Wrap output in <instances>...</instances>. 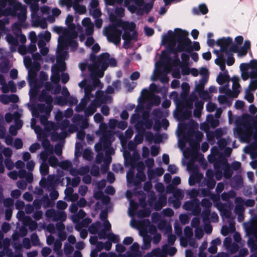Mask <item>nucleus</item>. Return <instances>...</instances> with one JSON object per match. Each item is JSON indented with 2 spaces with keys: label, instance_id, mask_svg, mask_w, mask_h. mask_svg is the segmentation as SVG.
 I'll return each instance as SVG.
<instances>
[{
  "label": "nucleus",
  "instance_id": "nucleus-1",
  "mask_svg": "<svg viewBox=\"0 0 257 257\" xmlns=\"http://www.w3.org/2000/svg\"><path fill=\"white\" fill-rule=\"evenodd\" d=\"M188 33L180 28H176L174 33L171 30L168 31V35L163 37L164 42H168L174 40L177 42L176 49L179 52H185L187 53H191L192 49H191V40L188 37Z\"/></svg>",
  "mask_w": 257,
  "mask_h": 257
},
{
  "label": "nucleus",
  "instance_id": "nucleus-2",
  "mask_svg": "<svg viewBox=\"0 0 257 257\" xmlns=\"http://www.w3.org/2000/svg\"><path fill=\"white\" fill-rule=\"evenodd\" d=\"M104 34L109 42L113 43L116 45L120 43L122 35L121 30L115 28L113 26H109L104 28Z\"/></svg>",
  "mask_w": 257,
  "mask_h": 257
},
{
  "label": "nucleus",
  "instance_id": "nucleus-3",
  "mask_svg": "<svg viewBox=\"0 0 257 257\" xmlns=\"http://www.w3.org/2000/svg\"><path fill=\"white\" fill-rule=\"evenodd\" d=\"M232 43V39L230 37L220 38L216 42V45L220 47V51L221 53H225L226 55L230 54L228 47Z\"/></svg>",
  "mask_w": 257,
  "mask_h": 257
},
{
  "label": "nucleus",
  "instance_id": "nucleus-4",
  "mask_svg": "<svg viewBox=\"0 0 257 257\" xmlns=\"http://www.w3.org/2000/svg\"><path fill=\"white\" fill-rule=\"evenodd\" d=\"M176 103L177 108L178 109V111L176 114V117L182 120L189 119L191 115V113L190 111L187 110L183 111L185 107L184 102L181 100L178 99L176 100Z\"/></svg>",
  "mask_w": 257,
  "mask_h": 257
},
{
  "label": "nucleus",
  "instance_id": "nucleus-5",
  "mask_svg": "<svg viewBox=\"0 0 257 257\" xmlns=\"http://www.w3.org/2000/svg\"><path fill=\"white\" fill-rule=\"evenodd\" d=\"M124 32L122 35V38L124 40V48H127L126 45H129L132 40L136 41L138 39V32L135 30L130 31L129 29H123Z\"/></svg>",
  "mask_w": 257,
  "mask_h": 257
},
{
  "label": "nucleus",
  "instance_id": "nucleus-6",
  "mask_svg": "<svg viewBox=\"0 0 257 257\" xmlns=\"http://www.w3.org/2000/svg\"><path fill=\"white\" fill-rule=\"evenodd\" d=\"M111 26H113L115 28L121 27L122 29H129L130 31H133L136 28V24L134 22L129 23L127 21H123L121 19H117L115 23Z\"/></svg>",
  "mask_w": 257,
  "mask_h": 257
},
{
  "label": "nucleus",
  "instance_id": "nucleus-7",
  "mask_svg": "<svg viewBox=\"0 0 257 257\" xmlns=\"http://www.w3.org/2000/svg\"><path fill=\"white\" fill-rule=\"evenodd\" d=\"M231 80L232 81V88L233 92H232L230 90H228L229 94L227 93V94L232 97L236 98L240 92V91L238 90V88L240 87L239 83V79L237 76H233Z\"/></svg>",
  "mask_w": 257,
  "mask_h": 257
},
{
  "label": "nucleus",
  "instance_id": "nucleus-8",
  "mask_svg": "<svg viewBox=\"0 0 257 257\" xmlns=\"http://www.w3.org/2000/svg\"><path fill=\"white\" fill-rule=\"evenodd\" d=\"M197 195V192L194 189L191 190L190 194L191 197H195ZM198 199L195 197L191 201H187L183 204V208L187 211H191L194 206L198 201Z\"/></svg>",
  "mask_w": 257,
  "mask_h": 257
},
{
  "label": "nucleus",
  "instance_id": "nucleus-9",
  "mask_svg": "<svg viewBox=\"0 0 257 257\" xmlns=\"http://www.w3.org/2000/svg\"><path fill=\"white\" fill-rule=\"evenodd\" d=\"M9 5L13 7V9L11 10L12 12L11 15L15 16L16 14V11H22L26 9L25 6H23L21 3L18 2L17 0H10L9 2Z\"/></svg>",
  "mask_w": 257,
  "mask_h": 257
},
{
  "label": "nucleus",
  "instance_id": "nucleus-10",
  "mask_svg": "<svg viewBox=\"0 0 257 257\" xmlns=\"http://www.w3.org/2000/svg\"><path fill=\"white\" fill-rule=\"evenodd\" d=\"M215 52L218 56V58L215 60V64L219 66L221 71H223L225 70V58L223 54H219V51L217 50L215 51Z\"/></svg>",
  "mask_w": 257,
  "mask_h": 257
},
{
  "label": "nucleus",
  "instance_id": "nucleus-11",
  "mask_svg": "<svg viewBox=\"0 0 257 257\" xmlns=\"http://www.w3.org/2000/svg\"><path fill=\"white\" fill-rule=\"evenodd\" d=\"M7 41L11 45L10 49L12 52H14L16 50V47L19 45V41L17 38L14 37L11 34L7 35L6 37Z\"/></svg>",
  "mask_w": 257,
  "mask_h": 257
},
{
  "label": "nucleus",
  "instance_id": "nucleus-12",
  "mask_svg": "<svg viewBox=\"0 0 257 257\" xmlns=\"http://www.w3.org/2000/svg\"><path fill=\"white\" fill-rule=\"evenodd\" d=\"M39 100L41 102H45L47 104H51L53 102V98L48 92L43 90L39 97Z\"/></svg>",
  "mask_w": 257,
  "mask_h": 257
},
{
  "label": "nucleus",
  "instance_id": "nucleus-13",
  "mask_svg": "<svg viewBox=\"0 0 257 257\" xmlns=\"http://www.w3.org/2000/svg\"><path fill=\"white\" fill-rule=\"evenodd\" d=\"M110 135L109 134H103L100 138V140L102 144L104 149H107L110 148L111 143L110 141Z\"/></svg>",
  "mask_w": 257,
  "mask_h": 257
},
{
  "label": "nucleus",
  "instance_id": "nucleus-14",
  "mask_svg": "<svg viewBox=\"0 0 257 257\" xmlns=\"http://www.w3.org/2000/svg\"><path fill=\"white\" fill-rule=\"evenodd\" d=\"M194 136L195 138V139L196 140L197 142L192 140L189 143V145L192 147H199V143L201 141L203 137V133L199 131H197L194 133Z\"/></svg>",
  "mask_w": 257,
  "mask_h": 257
},
{
  "label": "nucleus",
  "instance_id": "nucleus-15",
  "mask_svg": "<svg viewBox=\"0 0 257 257\" xmlns=\"http://www.w3.org/2000/svg\"><path fill=\"white\" fill-rule=\"evenodd\" d=\"M251 71L250 72V78L251 79L257 78V60L252 59L250 61Z\"/></svg>",
  "mask_w": 257,
  "mask_h": 257
},
{
  "label": "nucleus",
  "instance_id": "nucleus-16",
  "mask_svg": "<svg viewBox=\"0 0 257 257\" xmlns=\"http://www.w3.org/2000/svg\"><path fill=\"white\" fill-rule=\"evenodd\" d=\"M145 166L142 162H139L137 166V170L138 173L136 175V177L138 178L141 182H144L146 179V176L143 171H140V169L144 170Z\"/></svg>",
  "mask_w": 257,
  "mask_h": 257
},
{
  "label": "nucleus",
  "instance_id": "nucleus-17",
  "mask_svg": "<svg viewBox=\"0 0 257 257\" xmlns=\"http://www.w3.org/2000/svg\"><path fill=\"white\" fill-rule=\"evenodd\" d=\"M229 80L230 77L227 70H225V73L224 74L220 73L216 78V81L219 85H223L225 82H228Z\"/></svg>",
  "mask_w": 257,
  "mask_h": 257
},
{
  "label": "nucleus",
  "instance_id": "nucleus-18",
  "mask_svg": "<svg viewBox=\"0 0 257 257\" xmlns=\"http://www.w3.org/2000/svg\"><path fill=\"white\" fill-rule=\"evenodd\" d=\"M166 204V197L165 196L159 197V200L155 202L154 207L156 211H160L163 207Z\"/></svg>",
  "mask_w": 257,
  "mask_h": 257
},
{
  "label": "nucleus",
  "instance_id": "nucleus-19",
  "mask_svg": "<svg viewBox=\"0 0 257 257\" xmlns=\"http://www.w3.org/2000/svg\"><path fill=\"white\" fill-rule=\"evenodd\" d=\"M42 145L46 151L48 152L50 154H52L53 152V147L51 145L49 140L45 137L42 141Z\"/></svg>",
  "mask_w": 257,
  "mask_h": 257
},
{
  "label": "nucleus",
  "instance_id": "nucleus-20",
  "mask_svg": "<svg viewBox=\"0 0 257 257\" xmlns=\"http://www.w3.org/2000/svg\"><path fill=\"white\" fill-rule=\"evenodd\" d=\"M208 12V9L205 4H201L199 6L198 8H194L193 9V13L194 15H205Z\"/></svg>",
  "mask_w": 257,
  "mask_h": 257
},
{
  "label": "nucleus",
  "instance_id": "nucleus-21",
  "mask_svg": "<svg viewBox=\"0 0 257 257\" xmlns=\"http://www.w3.org/2000/svg\"><path fill=\"white\" fill-rule=\"evenodd\" d=\"M224 165V176L226 179H229L231 177L233 174V171L230 169L229 165L227 162V161H225L223 163Z\"/></svg>",
  "mask_w": 257,
  "mask_h": 257
},
{
  "label": "nucleus",
  "instance_id": "nucleus-22",
  "mask_svg": "<svg viewBox=\"0 0 257 257\" xmlns=\"http://www.w3.org/2000/svg\"><path fill=\"white\" fill-rule=\"evenodd\" d=\"M89 97L83 98L78 105L75 108V110L78 112L82 111L86 107Z\"/></svg>",
  "mask_w": 257,
  "mask_h": 257
},
{
  "label": "nucleus",
  "instance_id": "nucleus-23",
  "mask_svg": "<svg viewBox=\"0 0 257 257\" xmlns=\"http://www.w3.org/2000/svg\"><path fill=\"white\" fill-rule=\"evenodd\" d=\"M52 73L51 80L54 83H58L60 80L59 70H55L54 68H52Z\"/></svg>",
  "mask_w": 257,
  "mask_h": 257
},
{
  "label": "nucleus",
  "instance_id": "nucleus-24",
  "mask_svg": "<svg viewBox=\"0 0 257 257\" xmlns=\"http://www.w3.org/2000/svg\"><path fill=\"white\" fill-rule=\"evenodd\" d=\"M207 82L206 78H201L199 80V83L195 86V90L198 93L204 90V85Z\"/></svg>",
  "mask_w": 257,
  "mask_h": 257
},
{
  "label": "nucleus",
  "instance_id": "nucleus-25",
  "mask_svg": "<svg viewBox=\"0 0 257 257\" xmlns=\"http://www.w3.org/2000/svg\"><path fill=\"white\" fill-rule=\"evenodd\" d=\"M207 120L210 126L213 128L216 127L219 124V120L217 119L214 118L211 114L207 115Z\"/></svg>",
  "mask_w": 257,
  "mask_h": 257
},
{
  "label": "nucleus",
  "instance_id": "nucleus-26",
  "mask_svg": "<svg viewBox=\"0 0 257 257\" xmlns=\"http://www.w3.org/2000/svg\"><path fill=\"white\" fill-rule=\"evenodd\" d=\"M75 11L77 12L79 14H83L86 12V8L84 5H80L77 2H74V6L73 7Z\"/></svg>",
  "mask_w": 257,
  "mask_h": 257
},
{
  "label": "nucleus",
  "instance_id": "nucleus-27",
  "mask_svg": "<svg viewBox=\"0 0 257 257\" xmlns=\"http://www.w3.org/2000/svg\"><path fill=\"white\" fill-rule=\"evenodd\" d=\"M101 226V223L97 221L96 223H93L89 227V231L91 234H95L98 233L99 227Z\"/></svg>",
  "mask_w": 257,
  "mask_h": 257
},
{
  "label": "nucleus",
  "instance_id": "nucleus-28",
  "mask_svg": "<svg viewBox=\"0 0 257 257\" xmlns=\"http://www.w3.org/2000/svg\"><path fill=\"white\" fill-rule=\"evenodd\" d=\"M20 115L17 112H15L13 114L11 113H7L5 116L6 122L8 123L11 122L14 119L15 120L18 119Z\"/></svg>",
  "mask_w": 257,
  "mask_h": 257
},
{
  "label": "nucleus",
  "instance_id": "nucleus-29",
  "mask_svg": "<svg viewBox=\"0 0 257 257\" xmlns=\"http://www.w3.org/2000/svg\"><path fill=\"white\" fill-rule=\"evenodd\" d=\"M49 165L45 162H43L40 166V172L42 176H46L49 173Z\"/></svg>",
  "mask_w": 257,
  "mask_h": 257
},
{
  "label": "nucleus",
  "instance_id": "nucleus-30",
  "mask_svg": "<svg viewBox=\"0 0 257 257\" xmlns=\"http://www.w3.org/2000/svg\"><path fill=\"white\" fill-rule=\"evenodd\" d=\"M45 130L47 132H50L52 130L57 131L58 128V126L56 124L52 121H48L45 125Z\"/></svg>",
  "mask_w": 257,
  "mask_h": 257
},
{
  "label": "nucleus",
  "instance_id": "nucleus-31",
  "mask_svg": "<svg viewBox=\"0 0 257 257\" xmlns=\"http://www.w3.org/2000/svg\"><path fill=\"white\" fill-rule=\"evenodd\" d=\"M183 92L181 94L182 98L186 97L189 92L190 89V86L187 82H183L181 85Z\"/></svg>",
  "mask_w": 257,
  "mask_h": 257
},
{
  "label": "nucleus",
  "instance_id": "nucleus-32",
  "mask_svg": "<svg viewBox=\"0 0 257 257\" xmlns=\"http://www.w3.org/2000/svg\"><path fill=\"white\" fill-rule=\"evenodd\" d=\"M55 104L63 106L67 103V98L61 96H57L55 98Z\"/></svg>",
  "mask_w": 257,
  "mask_h": 257
},
{
  "label": "nucleus",
  "instance_id": "nucleus-33",
  "mask_svg": "<svg viewBox=\"0 0 257 257\" xmlns=\"http://www.w3.org/2000/svg\"><path fill=\"white\" fill-rule=\"evenodd\" d=\"M67 41L66 38L63 36L59 37L58 39V49L64 50L65 47L67 46Z\"/></svg>",
  "mask_w": 257,
  "mask_h": 257
},
{
  "label": "nucleus",
  "instance_id": "nucleus-34",
  "mask_svg": "<svg viewBox=\"0 0 257 257\" xmlns=\"http://www.w3.org/2000/svg\"><path fill=\"white\" fill-rule=\"evenodd\" d=\"M151 210L149 208L140 210L138 212V216L140 218L149 217L151 214Z\"/></svg>",
  "mask_w": 257,
  "mask_h": 257
},
{
  "label": "nucleus",
  "instance_id": "nucleus-35",
  "mask_svg": "<svg viewBox=\"0 0 257 257\" xmlns=\"http://www.w3.org/2000/svg\"><path fill=\"white\" fill-rule=\"evenodd\" d=\"M96 111L95 106L90 104L87 108L84 110V113L86 116H89L93 115Z\"/></svg>",
  "mask_w": 257,
  "mask_h": 257
},
{
  "label": "nucleus",
  "instance_id": "nucleus-36",
  "mask_svg": "<svg viewBox=\"0 0 257 257\" xmlns=\"http://www.w3.org/2000/svg\"><path fill=\"white\" fill-rule=\"evenodd\" d=\"M41 200L45 207H52L54 203L47 196H43Z\"/></svg>",
  "mask_w": 257,
  "mask_h": 257
},
{
  "label": "nucleus",
  "instance_id": "nucleus-37",
  "mask_svg": "<svg viewBox=\"0 0 257 257\" xmlns=\"http://www.w3.org/2000/svg\"><path fill=\"white\" fill-rule=\"evenodd\" d=\"M201 211V209L200 207V202L198 200L191 211L193 215L197 216L200 214Z\"/></svg>",
  "mask_w": 257,
  "mask_h": 257
},
{
  "label": "nucleus",
  "instance_id": "nucleus-38",
  "mask_svg": "<svg viewBox=\"0 0 257 257\" xmlns=\"http://www.w3.org/2000/svg\"><path fill=\"white\" fill-rule=\"evenodd\" d=\"M73 20V17L72 15H68L66 17L65 23L69 29H74L75 28V25L72 23Z\"/></svg>",
  "mask_w": 257,
  "mask_h": 257
},
{
  "label": "nucleus",
  "instance_id": "nucleus-39",
  "mask_svg": "<svg viewBox=\"0 0 257 257\" xmlns=\"http://www.w3.org/2000/svg\"><path fill=\"white\" fill-rule=\"evenodd\" d=\"M222 135V132L221 129L217 128L216 129L214 133H212L211 135L207 134V137L208 140L211 138H213L214 137H216V139L219 138Z\"/></svg>",
  "mask_w": 257,
  "mask_h": 257
},
{
  "label": "nucleus",
  "instance_id": "nucleus-40",
  "mask_svg": "<svg viewBox=\"0 0 257 257\" xmlns=\"http://www.w3.org/2000/svg\"><path fill=\"white\" fill-rule=\"evenodd\" d=\"M17 18L18 20L21 23H24L25 22L26 18H27V15H26V9H24V10H22V11H20V13H19L17 14Z\"/></svg>",
  "mask_w": 257,
  "mask_h": 257
},
{
  "label": "nucleus",
  "instance_id": "nucleus-41",
  "mask_svg": "<svg viewBox=\"0 0 257 257\" xmlns=\"http://www.w3.org/2000/svg\"><path fill=\"white\" fill-rule=\"evenodd\" d=\"M59 4L61 6H66L68 9H70L74 6L73 0H59Z\"/></svg>",
  "mask_w": 257,
  "mask_h": 257
},
{
  "label": "nucleus",
  "instance_id": "nucleus-42",
  "mask_svg": "<svg viewBox=\"0 0 257 257\" xmlns=\"http://www.w3.org/2000/svg\"><path fill=\"white\" fill-rule=\"evenodd\" d=\"M110 55L109 53H103L101 54L97 58L98 62H107L109 59Z\"/></svg>",
  "mask_w": 257,
  "mask_h": 257
},
{
  "label": "nucleus",
  "instance_id": "nucleus-43",
  "mask_svg": "<svg viewBox=\"0 0 257 257\" xmlns=\"http://www.w3.org/2000/svg\"><path fill=\"white\" fill-rule=\"evenodd\" d=\"M48 162L49 165L53 167H55L58 165V160L53 155L49 158Z\"/></svg>",
  "mask_w": 257,
  "mask_h": 257
},
{
  "label": "nucleus",
  "instance_id": "nucleus-44",
  "mask_svg": "<svg viewBox=\"0 0 257 257\" xmlns=\"http://www.w3.org/2000/svg\"><path fill=\"white\" fill-rule=\"evenodd\" d=\"M125 86L128 88L129 91H132L137 85V83L134 82H130L128 80L125 79L124 81Z\"/></svg>",
  "mask_w": 257,
  "mask_h": 257
},
{
  "label": "nucleus",
  "instance_id": "nucleus-45",
  "mask_svg": "<svg viewBox=\"0 0 257 257\" xmlns=\"http://www.w3.org/2000/svg\"><path fill=\"white\" fill-rule=\"evenodd\" d=\"M211 214L210 209L204 208L202 212V217L204 221H208Z\"/></svg>",
  "mask_w": 257,
  "mask_h": 257
},
{
  "label": "nucleus",
  "instance_id": "nucleus-46",
  "mask_svg": "<svg viewBox=\"0 0 257 257\" xmlns=\"http://www.w3.org/2000/svg\"><path fill=\"white\" fill-rule=\"evenodd\" d=\"M90 174L92 176L94 177L99 176L100 174L99 167L95 165H92L90 170Z\"/></svg>",
  "mask_w": 257,
  "mask_h": 257
},
{
  "label": "nucleus",
  "instance_id": "nucleus-47",
  "mask_svg": "<svg viewBox=\"0 0 257 257\" xmlns=\"http://www.w3.org/2000/svg\"><path fill=\"white\" fill-rule=\"evenodd\" d=\"M235 195V193L234 191L230 193L223 192L221 194V199L223 201H228L231 197H233Z\"/></svg>",
  "mask_w": 257,
  "mask_h": 257
},
{
  "label": "nucleus",
  "instance_id": "nucleus-48",
  "mask_svg": "<svg viewBox=\"0 0 257 257\" xmlns=\"http://www.w3.org/2000/svg\"><path fill=\"white\" fill-rule=\"evenodd\" d=\"M163 250L170 256L175 255L177 251L176 248L173 246H167L166 248H163Z\"/></svg>",
  "mask_w": 257,
  "mask_h": 257
},
{
  "label": "nucleus",
  "instance_id": "nucleus-49",
  "mask_svg": "<svg viewBox=\"0 0 257 257\" xmlns=\"http://www.w3.org/2000/svg\"><path fill=\"white\" fill-rule=\"evenodd\" d=\"M256 148L255 144H252L249 147H248L245 150L246 153H249L250 154L251 157L252 158H254L256 156V154L254 153L253 151L255 150Z\"/></svg>",
  "mask_w": 257,
  "mask_h": 257
},
{
  "label": "nucleus",
  "instance_id": "nucleus-50",
  "mask_svg": "<svg viewBox=\"0 0 257 257\" xmlns=\"http://www.w3.org/2000/svg\"><path fill=\"white\" fill-rule=\"evenodd\" d=\"M181 58L182 59V62H180V64L188 65L189 61V56L186 53H182L181 55Z\"/></svg>",
  "mask_w": 257,
  "mask_h": 257
},
{
  "label": "nucleus",
  "instance_id": "nucleus-51",
  "mask_svg": "<svg viewBox=\"0 0 257 257\" xmlns=\"http://www.w3.org/2000/svg\"><path fill=\"white\" fill-rule=\"evenodd\" d=\"M162 58L165 59L168 63H170L172 60L171 57H170L169 52L167 50H163L161 52Z\"/></svg>",
  "mask_w": 257,
  "mask_h": 257
},
{
  "label": "nucleus",
  "instance_id": "nucleus-52",
  "mask_svg": "<svg viewBox=\"0 0 257 257\" xmlns=\"http://www.w3.org/2000/svg\"><path fill=\"white\" fill-rule=\"evenodd\" d=\"M184 232L186 238H190L193 234L192 229L189 226H187L184 228Z\"/></svg>",
  "mask_w": 257,
  "mask_h": 257
},
{
  "label": "nucleus",
  "instance_id": "nucleus-53",
  "mask_svg": "<svg viewBox=\"0 0 257 257\" xmlns=\"http://www.w3.org/2000/svg\"><path fill=\"white\" fill-rule=\"evenodd\" d=\"M201 205L204 208L210 209L212 206V203L208 199L203 198L201 201Z\"/></svg>",
  "mask_w": 257,
  "mask_h": 257
},
{
  "label": "nucleus",
  "instance_id": "nucleus-54",
  "mask_svg": "<svg viewBox=\"0 0 257 257\" xmlns=\"http://www.w3.org/2000/svg\"><path fill=\"white\" fill-rule=\"evenodd\" d=\"M199 73L202 76V78H206L207 81H208L209 77L208 70L205 67H201L199 71Z\"/></svg>",
  "mask_w": 257,
  "mask_h": 257
},
{
  "label": "nucleus",
  "instance_id": "nucleus-55",
  "mask_svg": "<svg viewBox=\"0 0 257 257\" xmlns=\"http://www.w3.org/2000/svg\"><path fill=\"white\" fill-rule=\"evenodd\" d=\"M139 244L137 242H134L130 247V250L134 254L137 255L139 252Z\"/></svg>",
  "mask_w": 257,
  "mask_h": 257
},
{
  "label": "nucleus",
  "instance_id": "nucleus-56",
  "mask_svg": "<svg viewBox=\"0 0 257 257\" xmlns=\"http://www.w3.org/2000/svg\"><path fill=\"white\" fill-rule=\"evenodd\" d=\"M38 80L37 78L28 79V82L30 87L32 88H37Z\"/></svg>",
  "mask_w": 257,
  "mask_h": 257
},
{
  "label": "nucleus",
  "instance_id": "nucleus-57",
  "mask_svg": "<svg viewBox=\"0 0 257 257\" xmlns=\"http://www.w3.org/2000/svg\"><path fill=\"white\" fill-rule=\"evenodd\" d=\"M74 250L73 247L70 244L66 243L64 246V251L66 255L71 254Z\"/></svg>",
  "mask_w": 257,
  "mask_h": 257
},
{
  "label": "nucleus",
  "instance_id": "nucleus-58",
  "mask_svg": "<svg viewBox=\"0 0 257 257\" xmlns=\"http://www.w3.org/2000/svg\"><path fill=\"white\" fill-rule=\"evenodd\" d=\"M31 240L33 245L36 246L39 243V239L36 233H33L31 235Z\"/></svg>",
  "mask_w": 257,
  "mask_h": 257
},
{
  "label": "nucleus",
  "instance_id": "nucleus-59",
  "mask_svg": "<svg viewBox=\"0 0 257 257\" xmlns=\"http://www.w3.org/2000/svg\"><path fill=\"white\" fill-rule=\"evenodd\" d=\"M41 69V65L39 62L37 61H34L31 64V68L29 70H33V71L38 72Z\"/></svg>",
  "mask_w": 257,
  "mask_h": 257
},
{
  "label": "nucleus",
  "instance_id": "nucleus-60",
  "mask_svg": "<svg viewBox=\"0 0 257 257\" xmlns=\"http://www.w3.org/2000/svg\"><path fill=\"white\" fill-rule=\"evenodd\" d=\"M152 115L159 119L163 117V112L160 108H155L152 111Z\"/></svg>",
  "mask_w": 257,
  "mask_h": 257
},
{
  "label": "nucleus",
  "instance_id": "nucleus-61",
  "mask_svg": "<svg viewBox=\"0 0 257 257\" xmlns=\"http://www.w3.org/2000/svg\"><path fill=\"white\" fill-rule=\"evenodd\" d=\"M124 9L122 7H116L115 9L114 13L119 17L122 18L124 16Z\"/></svg>",
  "mask_w": 257,
  "mask_h": 257
},
{
  "label": "nucleus",
  "instance_id": "nucleus-62",
  "mask_svg": "<svg viewBox=\"0 0 257 257\" xmlns=\"http://www.w3.org/2000/svg\"><path fill=\"white\" fill-rule=\"evenodd\" d=\"M82 150V145L80 143L77 142L75 144V156L76 157H80L81 155V150Z\"/></svg>",
  "mask_w": 257,
  "mask_h": 257
},
{
  "label": "nucleus",
  "instance_id": "nucleus-63",
  "mask_svg": "<svg viewBox=\"0 0 257 257\" xmlns=\"http://www.w3.org/2000/svg\"><path fill=\"white\" fill-rule=\"evenodd\" d=\"M179 67L182 69V74L183 75H187L190 74V69L188 67V65H184V64H180Z\"/></svg>",
  "mask_w": 257,
  "mask_h": 257
},
{
  "label": "nucleus",
  "instance_id": "nucleus-64",
  "mask_svg": "<svg viewBox=\"0 0 257 257\" xmlns=\"http://www.w3.org/2000/svg\"><path fill=\"white\" fill-rule=\"evenodd\" d=\"M60 166L64 170H67L72 167V163L69 161L65 160L61 163Z\"/></svg>",
  "mask_w": 257,
  "mask_h": 257
}]
</instances>
